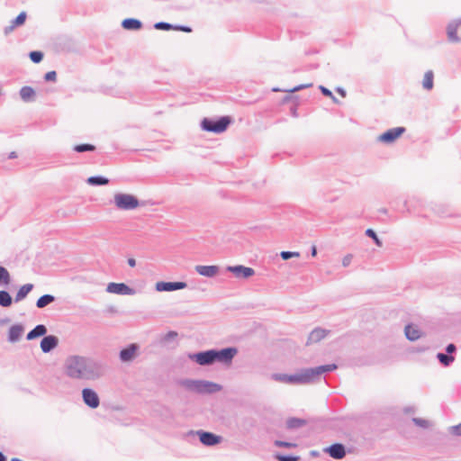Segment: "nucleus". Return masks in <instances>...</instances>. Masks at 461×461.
<instances>
[{
  "label": "nucleus",
  "mask_w": 461,
  "mask_h": 461,
  "mask_svg": "<svg viewBox=\"0 0 461 461\" xmlns=\"http://www.w3.org/2000/svg\"><path fill=\"white\" fill-rule=\"evenodd\" d=\"M65 375L73 380H95L102 375L101 367L94 359L83 356H69L63 366Z\"/></svg>",
  "instance_id": "f257e3e1"
},
{
  "label": "nucleus",
  "mask_w": 461,
  "mask_h": 461,
  "mask_svg": "<svg viewBox=\"0 0 461 461\" xmlns=\"http://www.w3.org/2000/svg\"><path fill=\"white\" fill-rule=\"evenodd\" d=\"M337 369V365L329 364L316 367L303 368L293 375L273 374L272 379L280 383L289 384H306L318 381L321 375L326 372Z\"/></svg>",
  "instance_id": "f03ea898"
},
{
  "label": "nucleus",
  "mask_w": 461,
  "mask_h": 461,
  "mask_svg": "<svg viewBox=\"0 0 461 461\" xmlns=\"http://www.w3.org/2000/svg\"><path fill=\"white\" fill-rule=\"evenodd\" d=\"M178 384L184 389L198 394H210L220 392L221 385L211 381L202 379H182Z\"/></svg>",
  "instance_id": "7ed1b4c3"
},
{
  "label": "nucleus",
  "mask_w": 461,
  "mask_h": 461,
  "mask_svg": "<svg viewBox=\"0 0 461 461\" xmlns=\"http://www.w3.org/2000/svg\"><path fill=\"white\" fill-rule=\"evenodd\" d=\"M113 203L117 209L123 211L134 210L140 206V201L136 196L124 193L115 194Z\"/></svg>",
  "instance_id": "20e7f679"
},
{
  "label": "nucleus",
  "mask_w": 461,
  "mask_h": 461,
  "mask_svg": "<svg viewBox=\"0 0 461 461\" xmlns=\"http://www.w3.org/2000/svg\"><path fill=\"white\" fill-rule=\"evenodd\" d=\"M230 123V119L228 116L221 117L217 121H213L209 118H204L201 122V127L205 131L221 133L227 129Z\"/></svg>",
  "instance_id": "39448f33"
},
{
  "label": "nucleus",
  "mask_w": 461,
  "mask_h": 461,
  "mask_svg": "<svg viewBox=\"0 0 461 461\" xmlns=\"http://www.w3.org/2000/svg\"><path fill=\"white\" fill-rule=\"evenodd\" d=\"M237 354L238 348L234 347L212 349L213 363L217 362L229 366L232 363Z\"/></svg>",
  "instance_id": "423d86ee"
},
{
  "label": "nucleus",
  "mask_w": 461,
  "mask_h": 461,
  "mask_svg": "<svg viewBox=\"0 0 461 461\" xmlns=\"http://www.w3.org/2000/svg\"><path fill=\"white\" fill-rule=\"evenodd\" d=\"M403 127H395L379 135L377 140L383 143L391 144L395 141L403 132Z\"/></svg>",
  "instance_id": "0eeeda50"
},
{
  "label": "nucleus",
  "mask_w": 461,
  "mask_h": 461,
  "mask_svg": "<svg viewBox=\"0 0 461 461\" xmlns=\"http://www.w3.org/2000/svg\"><path fill=\"white\" fill-rule=\"evenodd\" d=\"M106 291L110 294L133 295L136 291L123 283H109Z\"/></svg>",
  "instance_id": "6e6552de"
},
{
  "label": "nucleus",
  "mask_w": 461,
  "mask_h": 461,
  "mask_svg": "<svg viewBox=\"0 0 461 461\" xmlns=\"http://www.w3.org/2000/svg\"><path fill=\"white\" fill-rule=\"evenodd\" d=\"M189 358L195 361L200 366L212 365L213 364L212 349L190 354Z\"/></svg>",
  "instance_id": "1a4fd4ad"
},
{
  "label": "nucleus",
  "mask_w": 461,
  "mask_h": 461,
  "mask_svg": "<svg viewBox=\"0 0 461 461\" xmlns=\"http://www.w3.org/2000/svg\"><path fill=\"white\" fill-rule=\"evenodd\" d=\"M82 398L84 402L90 408L95 409L100 404V399L98 394L90 388H85L82 390Z\"/></svg>",
  "instance_id": "9d476101"
},
{
  "label": "nucleus",
  "mask_w": 461,
  "mask_h": 461,
  "mask_svg": "<svg viewBox=\"0 0 461 461\" xmlns=\"http://www.w3.org/2000/svg\"><path fill=\"white\" fill-rule=\"evenodd\" d=\"M187 287L185 282H158L156 284V290L158 292H171L185 289Z\"/></svg>",
  "instance_id": "9b49d317"
},
{
  "label": "nucleus",
  "mask_w": 461,
  "mask_h": 461,
  "mask_svg": "<svg viewBox=\"0 0 461 461\" xmlns=\"http://www.w3.org/2000/svg\"><path fill=\"white\" fill-rule=\"evenodd\" d=\"M227 271L232 273L238 278H249L255 274L253 268L242 265L229 266Z\"/></svg>",
  "instance_id": "f8f14e48"
},
{
  "label": "nucleus",
  "mask_w": 461,
  "mask_h": 461,
  "mask_svg": "<svg viewBox=\"0 0 461 461\" xmlns=\"http://www.w3.org/2000/svg\"><path fill=\"white\" fill-rule=\"evenodd\" d=\"M59 345V339L54 335H49L43 337L41 341V349L43 353H49Z\"/></svg>",
  "instance_id": "ddd939ff"
},
{
  "label": "nucleus",
  "mask_w": 461,
  "mask_h": 461,
  "mask_svg": "<svg viewBox=\"0 0 461 461\" xmlns=\"http://www.w3.org/2000/svg\"><path fill=\"white\" fill-rule=\"evenodd\" d=\"M138 350H139V346L137 344H131L127 348L122 349L120 351L121 361L122 362L132 361L136 357Z\"/></svg>",
  "instance_id": "4468645a"
},
{
  "label": "nucleus",
  "mask_w": 461,
  "mask_h": 461,
  "mask_svg": "<svg viewBox=\"0 0 461 461\" xmlns=\"http://www.w3.org/2000/svg\"><path fill=\"white\" fill-rule=\"evenodd\" d=\"M461 26V19L450 23L447 27V33L449 41L459 42L461 40L457 36V29Z\"/></svg>",
  "instance_id": "2eb2a0df"
},
{
  "label": "nucleus",
  "mask_w": 461,
  "mask_h": 461,
  "mask_svg": "<svg viewBox=\"0 0 461 461\" xmlns=\"http://www.w3.org/2000/svg\"><path fill=\"white\" fill-rule=\"evenodd\" d=\"M23 331L24 328L22 324H14L11 326L8 330V341L11 343L17 342L21 339Z\"/></svg>",
  "instance_id": "dca6fc26"
},
{
  "label": "nucleus",
  "mask_w": 461,
  "mask_h": 461,
  "mask_svg": "<svg viewBox=\"0 0 461 461\" xmlns=\"http://www.w3.org/2000/svg\"><path fill=\"white\" fill-rule=\"evenodd\" d=\"M27 14L25 12L20 13V14L14 20L11 21L10 25L4 29L5 35L12 32L16 27L22 26L26 21Z\"/></svg>",
  "instance_id": "f3484780"
},
{
  "label": "nucleus",
  "mask_w": 461,
  "mask_h": 461,
  "mask_svg": "<svg viewBox=\"0 0 461 461\" xmlns=\"http://www.w3.org/2000/svg\"><path fill=\"white\" fill-rule=\"evenodd\" d=\"M404 333L407 339L411 341H415L422 336V332L419 327L413 324L406 325L404 328Z\"/></svg>",
  "instance_id": "a211bd4d"
},
{
  "label": "nucleus",
  "mask_w": 461,
  "mask_h": 461,
  "mask_svg": "<svg viewBox=\"0 0 461 461\" xmlns=\"http://www.w3.org/2000/svg\"><path fill=\"white\" fill-rule=\"evenodd\" d=\"M200 441L205 446H214L220 442V438L211 432L199 431Z\"/></svg>",
  "instance_id": "6ab92c4d"
},
{
  "label": "nucleus",
  "mask_w": 461,
  "mask_h": 461,
  "mask_svg": "<svg viewBox=\"0 0 461 461\" xmlns=\"http://www.w3.org/2000/svg\"><path fill=\"white\" fill-rule=\"evenodd\" d=\"M195 271L203 276L213 277L219 272V267L217 266H202L198 265L195 267Z\"/></svg>",
  "instance_id": "aec40b11"
},
{
  "label": "nucleus",
  "mask_w": 461,
  "mask_h": 461,
  "mask_svg": "<svg viewBox=\"0 0 461 461\" xmlns=\"http://www.w3.org/2000/svg\"><path fill=\"white\" fill-rule=\"evenodd\" d=\"M329 331L325 329L321 328H316L314 329L308 337L307 344H313L321 341L322 339H324Z\"/></svg>",
  "instance_id": "412c9836"
},
{
  "label": "nucleus",
  "mask_w": 461,
  "mask_h": 461,
  "mask_svg": "<svg viewBox=\"0 0 461 461\" xmlns=\"http://www.w3.org/2000/svg\"><path fill=\"white\" fill-rule=\"evenodd\" d=\"M330 456L335 459H341L346 456L345 447L341 444H333L328 448Z\"/></svg>",
  "instance_id": "4be33fe9"
},
{
  "label": "nucleus",
  "mask_w": 461,
  "mask_h": 461,
  "mask_svg": "<svg viewBox=\"0 0 461 461\" xmlns=\"http://www.w3.org/2000/svg\"><path fill=\"white\" fill-rule=\"evenodd\" d=\"M47 333V328L43 324L36 325L26 336L28 340H32L36 338L44 336Z\"/></svg>",
  "instance_id": "5701e85b"
},
{
  "label": "nucleus",
  "mask_w": 461,
  "mask_h": 461,
  "mask_svg": "<svg viewBox=\"0 0 461 461\" xmlns=\"http://www.w3.org/2000/svg\"><path fill=\"white\" fill-rule=\"evenodd\" d=\"M33 287L34 286L32 284H26L22 285L15 294L14 301L19 303L25 299L28 294L32 291Z\"/></svg>",
  "instance_id": "b1692460"
},
{
  "label": "nucleus",
  "mask_w": 461,
  "mask_h": 461,
  "mask_svg": "<svg viewBox=\"0 0 461 461\" xmlns=\"http://www.w3.org/2000/svg\"><path fill=\"white\" fill-rule=\"evenodd\" d=\"M122 26L125 30L136 31V30H140L142 27V23L138 19L127 18L122 21Z\"/></svg>",
  "instance_id": "393cba45"
},
{
  "label": "nucleus",
  "mask_w": 461,
  "mask_h": 461,
  "mask_svg": "<svg viewBox=\"0 0 461 461\" xmlns=\"http://www.w3.org/2000/svg\"><path fill=\"white\" fill-rule=\"evenodd\" d=\"M20 96L24 102H32L34 100L35 91L31 86H23L20 90Z\"/></svg>",
  "instance_id": "a878e982"
},
{
  "label": "nucleus",
  "mask_w": 461,
  "mask_h": 461,
  "mask_svg": "<svg viewBox=\"0 0 461 461\" xmlns=\"http://www.w3.org/2000/svg\"><path fill=\"white\" fill-rule=\"evenodd\" d=\"M434 86V74L432 70H428L423 77L422 80V87L427 90L430 91L433 88Z\"/></svg>",
  "instance_id": "bb28decb"
},
{
  "label": "nucleus",
  "mask_w": 461,
  "mask_h": 461,
  "mask_svg": "<svg viewBox=\"0 0 461 461\" xmlns=\"http://www.w3.org/2000/svg\"><path fill=\"white\" fill-rule=\"evenodd\" d=\"M86 183L90 185H105L109 184V179L102 176H94L88 177Z\"/></svg>",
  "instance_id": "cd10ccee"
},
{
  "label": "nucleus",
  "mask_w": 461,
  "mask_h": 461,
  "mask_svg": "<svg viewBox=\"0 0 461 461\" xmlns=\"http://www.w3.org/2000/svg\"><path fill=\"white\" fill-rule=\"evenodd\" d=\"M306 421L303 419L293 417L286 420V428L289 429H295L303 427Z\"/></svg>",
  "instance_id": "c85d7f7f"
},
{
  "label": "nucleus",
  "mask_w": 461,
  "mask_h": 461,
  "mask_svg": "<svg viewBox=\"0 0 461 461\" xmlns=\"http://www.w3.org/2000/svg\"><path fill=\"white\" fill-rule=\"evenodd\" d=\"M55 301V297L51 294H44L41 296L37 302L36 306L40 309H42L49 305L50 303H53Z\"/></svg>",
  "instance_id": "c756f323"
},
{
  "label": "nucleus",
  "mask_w": 461,
  "mask_h": 461,
  "mask_svg": "<svg viewBox=\"0 0 461 461\" xmlns=\"http://www.w3.org/2000/svg\"><path fill=\"white\" fill-rule=\"evenodd\" d=\"M12 304V297L6 291H0V305L9 307Z\"/></svg>",
  "instance_id": "7c9ffc66"
},
{
  "label": "nucleus",
  "mask_w": 461,
  "mask_h": 461,
  "mask_svg": "<svg viewBox=\"0 0 461 461\" xmlns=\"http://www.w3.org/2000/svg\"><path fill=\"white\" fill-rule=\"evenodd\" d=\"M437 358L445 366H450L455 359L453 356H450L448 354H444V353H438Z\"/></svg>",
  "instance_id": "2f4dec72"
},
{
  "label": "nucleus",
  "mask_w": 461,
  "mask_h": 461,
  "mask_svg": "<svg viewBox=\"0 0 461 461\" xmlns=\"http://www.w3.org/2000/svg\"><path fill=\"white\" fill-rule=\"evenodd\" d=\"M11 281V276L7 269L4 267H0V283L8 285Z\"/></svg>",
  "instance_id": "473e14b6"
},
{
  "label": "nucleus",
  "mask_w": 461,
  "mask_h": 461,
  "mask_svg": "<svg viewBox=\"0 0 461 461\" xmlns=\"http://www.w3.org/2000/svg\"><path fill=\"white\" fill-rule=\"evenodd\" d=\"M74 150L77 152H86L95 150V147L92 144H78L74 147Z\"/></svg>",
  "instance_id": "72a5a7b5"
},
{
  "label": "nucleus",
  "mask_w": 461,
  "mask_h": 461,
  "mask_svg": "<svg viewBox=\"0 0 461 461\" xmlns=\"http://www.w3.org/2000/svg\"><path fill=\"white\" fill-rule=\"evenodd\" d=\"M366 235L371 238L378 247H382L383 243L374 230L367 229L366 230Z\"/></svg>",
  "instance_id": "f704fd0d"
},
{
  "label": "nucleus",
  "mask_w": 461,
  "mask_h": 461,
  "mask_svg": "<svg viewBox=\"0 0 461 461\" xmlns=\"http://www.w3.org/2000/svg\"><path fill=\"white\" fill-rule=\"evenodd\" d=\"M177 337V333L176 331H168L164 337L161 339V342L163 344H167L171 341H174Z\"/></svg>",
  "instance_id": "c9c22d12"
},
{
  "label": "nucleus",
  "mask_w": 461,
  "mask_h": 461,
  "mask_svg": "<svg viewBox=\"0 0 461 461\" xmlns=\"http://www.w3.org/2000/svg\"><path fill=\"white\" fill-rule=\"evenodd\" d=\"M154 27L157 30L168 31V30H173L174 25H172L168 23H165V22H158V23H155Z\"/></svg>",
  "instance_id": "e433bc0d"
},
{
  "label": "nucleus",
  "mask_w": 461,
  "mask_h": 461,
  "mask_svg": "<svg viewBox=\"0 0 461 461\" xmlns=\"http://www.w3.org/2000/svg\"><path fill=\"white\" fill-rule=\"evenodd\" d=\"M30 59L34 63H39L43 59V54L41 51H32L30 53Z\"/></svg>",
  "instance_id": "4c0bfd02"
},
{
  "label": "nucleus",
  "mask_w": 461,
  "mask_h": 461,
  "mask_svg": "<svg viewBox=\"0 0 461 461\" xmlns=\"http://www.w3.org/2000/svg\"><path fill=\"white\" fill-rule=\"evenodd\" d=\"M280 256H281V258L284 260H287V259L292 258H298V257H300V253L299 252H295V251H282L280 253Z\"/></svg>",
  "instance_id": "58836bf2"
},
{
  "label": "nucleus",
  "mask_w": 461,
  "mask_h": 461,
  "mask_svg": "<svg viewBox=\"0 0 461 461\" xmlns=\"http://www.w3.org/2000/svg\"><path fill=\"white\" fill-rule=\"evenodd\" d=\"M412 421L419 427L428 428L429 426V421L420 418H413Z\"/></svg>",
  "instance_id": "ea45409f"
},
{
  "label": "nucleus",
  "mask_w": 461,
  "mask_h": 461,
  "mask_svg": "<svg viewBox=\"0 0 461 461\" xmlns=\"http://www.w3.org/2000/svg\"><path fill=\"white\" fill-rule=\"evenodd\" d=\"M276 458L278 461H298V459H299L298 456L279 455V454L276 456Z\"/></svg>",
  "instance_id": "a19ab883"
},
{
  "label": "nucleus",
  "mask_w": 461,
  "mask_h": 461,
  "mask_svg": "<svg viewBox=\"0 0 461 461\" xmlns=\"http://www.w3.org/2000/svg\"><path fill=\"white\" fill-rule=\"evenodd\" d=\"M275 445L276 447H287V448L294 447L296 446L294 443H290V442L282 441V440H276Z\"/></svg>",
  "instance_id": "79ce46f5"
},
{
  "label": "nucleus",
  "mask_w": 461,
  "mask_h": 461,
  "mask_svg": "<svg viewBox=\"0 0 461 461\" xmlns=\"http://www.w3.org/2000/svg\"><path fill=\"white\" fill-rule=\"evenodd\" d=\"M449 432L455 436H461V422L457 425L451 426Z\"/></svg>",
  "instance_id": "37998d69"
},
{
  "label": "nucleus",
  "mask_w": 461,
  "mask_h": 461,
  "mask_svg": "<svg viewBox=\"0 0 461 461\" xmlns=\"http://www.w3.org/2000/svg\"><path fill=\"white\" fill-rule=\"evenodd\" d=\"M57 78V73L55 71H49L45 74L44 79L46 81H56Z\"/></svg>",
  "instance_id": "c03bdc74"
},
{
  "label": "nucleus",
  "mask_w": 461,
  "mask_h": 461,
  "mask_svg": "<svg viewBox=\"0 0 461 461\" xmlns=\"http://www.w3.org/2000/svg\"><path fill=\"white\" fill-rule=\"evenodd\" d=\"M312 84H304V85H299L297 86H294V88L290 89V90H286L287 92H290V93H294V92H297V91H300L302 89H304V88H307V87H310L312 86Z\"/></svg>",
  "instance_id": "a18cd8bd"
},
{
  "label": "nucleus",
  "mask_w": 461,
  "mask_h": 461,
  "mask_svg": "<svg viewBox=\"0 0 461 461\" xmlns=\"http://www.w3.org/2000/svg\"><path fill=\"white\" fill-rule=\"evenodd\" d=\"M352 258H353V256L351 254L346 255L342 258V266L345 267H348L351 264V262H352Z\"/></svg>",
  "instance_id": "49530a36"
},
{
  "label": "nucleus",
  "mask_w": 461,
  "mask_h": 461,
  "mask_svg": "<svg viewBox=\"0 0 461 461\" xmlns=\"http://www.w3.org/2000/svg\"><path fill=\"white\" fill-rule=\"evenodd\" d=\"M173 30L181 31V32H192V29L190 27L185 26V25H174Z\"/></svg>",
  "instance_id": "de8ad7c7"
},
{
  "label": "nucleus",
  "mask_w": 461,
  "mask_h": 461,
  "mask_svg": "<svg viewBox=\"0 0 461 461\" xmlns=\"http://www.w3.org/2000/svg\"><path fill=\"white\" fill-rule=\"evenodd\" d=\"M319 89L321 90L322 95H324L325 96H328V97L332 96V92L330 89L326 88L325 86H320Z\"/></svg>",
  "instance_id": "09e8293b"
},
{
  "label": "nucleus",
  "mask_w": 461,
  "mask_h": 461,
  "mask_svg": "<svg viewBox=\"0 0 461 461\" xmlns=\"http://www.w3.org/2000/svg\"><path fill=\"white\" fill-rule=\"evenodd\" d=\"M456 348L454 344H448L446 348V352L451 356L456 351Z\"/></svg>",
  "instance_id": "8fccbe9b"
},
{
  "label": "nucleus",
  "mask_w": 461,
  "mask_h": 461,
  "mask_svg": "<svg viewBox=\"0 0 461 461\" xmlns=\"http://www.w3.org/2000/svg\"><path fill=\"white\" fill-rule=\"evenodd\" d=\"M404 412L405 413H413V412H415V408L414 407H406L404 409Z\"/></svg>",
  "instance_id": "3c124183"
},
{
  "label": "nucleus",
  "mask_w": 461,
  "mask_h": 461,
  "mask_svg": "<svg viewBox=\"0 0 461 461\" xmlns=\"http://www.w3.org/2000/svg\"><path fill=\"white\" fill-rule=\"evenodd\" d=\"M128 264H129L130 267H133L136 266V260L134 258H129L128 259Z\"/></svg>",
  "instance_id": "603ef678"
},
{
  "label": "nucleus",
  "mask_w": 461,
  "mask_h": 461,
  "mask_svg": "<svg viewBox=\"0 0 461 461\" xmlns=\"http://www.w3.org/2000/svg\"><path fill=\"white\" fill-rule=\"evenodd\" d=\"M311 255H312V257H315V256L317 255V249H316V247H315V246H312V249H311Z\"/></svg>",
  "instance_id": "864d4df0"
},
{
  "label": "nucleus",
  "mask_w": 461,
  "mask_h": 461,
  "mask_svg": "<svg viewBox=\"0 0 461 461\" xmlns=\"http://www.w3.org/2000/svg\"><path fill=\"white\" fill-rule=\"evenodd\" d=\"M0 461H7L6 456L0 451Z\"/></svg>",
  "instance_id": "5fc2aeb1"
},
{
  "label": "nucleus",
  "mask_w": 461,
  "mask_h": 461,
  "mask_svg": "<svg viewBox=\"0 0 461 461\" xmlns=\"http://www.w3.org/2000/svg\"><path fill=\"white\" fill-rule=\"evenodd\" d=\"M338 92H339V93H340V95H341L342 96H345V95H346V92H345V90H343L342 88H338Z\"/></svg>",
  "instance_id": "6e6d98bb"
},
{
  "label": "nucleus",
  "mask_w": 461,
  "mask_h": 461,
  "mask_svg": "<svg viewBox=\"0 0 461 461\" xmlns=\"http://www.w3.org/2000/svg\"><path fill=\"white\" fill-rule=\"evenodd\" d=\"M330 98H331V100L334 102V103H338L339 100L336 96H334V95L332 94V96H329Z\"/></svg>",
  "instance_id": "4d7b16f0"
},
{
  "label": "nucleus",
  "mask_w": 461,
  "mask_h": 461,
  "mask_svg": "<svg viewBox=\"0 0 461 461\" xmlns=\"http://www.w3.org/2000/svg\"><path fill=\"white\" fill-rule=\"evenodd\" d=\"M11 461H23V460L20 458H17V457H14L11 459Z\"/></svg>",
  "instance_id": "13d9d810"
},
{
  "label": "nucleus",
  "mask_w": 461,
  "mask_h": 461,
  "mask_svg": "<svg viewBox=\"0 0 461 461\" xmlns=\"http://www.w3.org/2000/svg\"><path fill=\"white\" fill-rule=\"evenodd\" d=\"M10 157H11V158H14V157H15L14 152H12V154H11V156H10Z\"/></svg>",
  "instance_id": "bf43d9fd"
}]
</instances>
